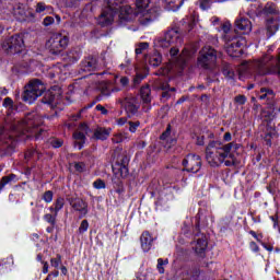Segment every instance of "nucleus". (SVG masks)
I'll return each instance as SVG.
<instances>
[{
    "instance_id": "obj_32",
    "label": "nucleus",
    "mask_w": 280,
    "mask_h": 280,
    "mask_svg": "<svg viewBox=\"0 0 280 280\" xmlns=\"http://www.w3.org/2000/svg\"><path fill=\"white\" fill-rule=\"evenodd\" d=\"M167 264H170L168 259H163V258H159L158 259V271L160 272V275H164L165 273V266H167Z\"/></svg>"
},
{
    "instance_id": "obj_56",
    "label": "nucleus",
    "mask_w": 280,
    "mask_h": 280,
    "mask_svg": "<svg viewBox=\"0 0 280 280\" xmlns=\"http://www.w3.org/2000/svg\"><path fill=\"white\" fill-rule=\"evenodd\" d=\"M209 0H200V8L201 10H207L209 8Z\"/></svg>"
},
{
    "instance_id": "obj_28",
    "label": "nucleus",
    "mask_w": 280,
    "mask_h": 280,
    "mask_svg": "<svg viewBox=\"0 0 280 280\" xmlns=\"http://www.w3.org/2000/svg\"><path fill=\"white\" fill-rule=\"evenodd\" d=\"M172 126H167L166 130L161 135L160 139L161 141H164L165 143H176L175 139H172Z\"/></svg>"
},
{
    "instance_id": "obj_8",
    "label": "nucleus",
    "mask_w": 280,
    "mask_h": 280,
    "mask_svg": "<svg viewBox=\"0 0 280 280\" xmlns=\"http://www.w3.org/2000/svg\"><path fill=\"white\" fill-rule=\"evenodd\" d=\"M25 43L23 42V36L21 35H13L10 38L5 39L2 44V47L9 54H19L23 51V47Z\"/></svg>"
},
{
    "instance_id": "obj_23",
    "label": "nucleus",
    "mask_w": 280,
    "mask_h": 280,
    "mask_svg": "<svg viewBox=\"0 0 280 280\" xmlns=\"http://www.w3.org/2000/svg\"><path fill=\"white\" fill-rule=\"evenodd\" d=\"M279 31V20H269L267 22V36L270 38V36H275V33Z\"/></svg>"
},
{
    "instance_id": "obj_50",
    "label": "nucleus",
    "mask_w": 280,
    "mask_h": 280,
    "mask_svg": "<svg viewBox=\"0 0 280 280\" xmlns=\"http://www.w3.org/2000/svg\"><path fill=\"white\" fill-rule=\"evenodd\" d=\"M5 143L8 148H10L11 150H14L15 142H14V139L12 138V135H10L9 138L5 140Z\"/></svg>"
},
{
    "instance_id": "obj_30",
    "label": "nucleus",
    "mask_w": 280,
    "mask_h": 280,
    "mask_svg": "<svg viewBox=\"0 0 280 280\" xmlns=\"http://www.w3.org/2000/svg\"><path fill=\"white\" fill-rule=\"evenodd\" d=\"M161 62H163V57H161V54L159 52H154L150 59H149V63L152 67H159V65H161Z\"/></svg>"
},
{
    "instance_id": "obj_24",
    "label": "nucleus",
    "mask_w": 280,
    "mask_h": 280,
    "mask_svg": "<svg viewBox=\"0 0 280 280\" xmlns=\"http://www.w3.org/2000/svg\"><path fill=\"white\" fill-rule=\"evenodd\" d=\"M258 98L267 100V102H270V101L275 100V91L267 89V88H262V89H260Z\"/></svg>"
},
{
    "instance_id": "obj_39",
    "label": "nucleus",
    "mask_w": 280,
    "mask_h": 280,
    "mask_svg": "<svg viewBox=\"0 0 280 280\" xmlns=\"http://www.w3.org/2000/svg\"><path fill=\"white\" fill-rule=\"evenodd\" d=\"M128 126H129V132H137V128L141 126V122L139 120L128 121Z\"/></svg>"
},
{
    "instance_id": "obj_58",
    "label": "nucleus",
    "mask_w": 280,
    "mask_h": 280,
    "mask_svg": "<svg viewBox=\"0 0 280 280\" xmlns=\"http://www.w3.org/2000/svg\"><path fill=\"white\" fill-rule=\"evenodd\" d=\"M222 30H223L224 34H229V32H231V24L230 23L223 24Z\"/></svg>"
},
{
    "instance_id": "obj_37",
    "label": "nucleus",
    "mask_w": 280,
    "mask_h": 280,
    "mask_svg": "<svg viewBox=\"0 0 280 280\" xmlns=\"http://www.w3.org/2000/svg\"><path fill=\"white\" fill-rule=\"evenodd\" d=\"M60 264H62V256H60V254H58L56 258L50 259V266H52V268H59Z\"/></svg>"
},
{
    "instance_id": "obj_47",
    "label": "nucleus",
    "mask_w": 280,
    "mask_h": 280,
    "mask_svg": "<svg viewBox=\"0 0 280 280\" xmlns=\"http://www.w3.org/2000/svg\"><path fill=\"white\" fill-rule=\"evenodd\" d=\"M223 74L225 75V78H230V79H233L235 77V72H233V70L229 67H225L223 69Z\"/></svg>"
},
{
    "instance_id": "obj_53",
    "label": "nucleus",
    "mask_w": 280,
    "mask_h": 280,
    "mask_svg": "<svg viewBox=\"0 0 280 280\" xmlns=\"http://www.w3.org/2000/svg\"><path fill=\"white\" fill-rule=\"evenodd\" d=\"M12 104H13L12 98H10V97L4 98L3 106L5 108H12Z\"/></svg>"
},
{
    "instance_id": "obj_1",
    "label": "nucleus",
    "mask_w": 280,
    "mask_h": 280,
    "mask_svg": "<svg viewBox=\"0 0 280 280\" xmlns=\"http://www.w3.org/2000/svg\"><path fill=\"white\" fill-rule=\"evenodd\" d=\"M237 150H240V144L236 142L212 141L206 148V161L210 167H220L222 163L226 167H231V165H235V152Z\"/></svg>"
},
{
    "instance_id": "obj_3",
    "label": "nucleus",
    "mask_w": 280,
    "mask_h": 280,
    "mask_svg": "<svg viewBox=\"0 0 280 280\" xmlns=\"http://www.w3.org/2000/svg\"><path fill=\"white\" fill-rule=\"evenodd\" d=\"M68 45L69 37L60 33L52 34L46 42V48L50 51V54H60V51L65 50Z\"/></svg>"
},
{
    "instance_id": "obj_33",
    "label": "nucleus",
    "mask_w": 280,
    "mask_h": 280,
    "mask_svg": "<svg viewBox=\"0 0 280 280\" xmlns=\"http://www.w3.org/2000/svg\"><path fill=\"white\" fill-rule=\"evenodd\" d=\"M161 89L163 91L162 97H164L165 100H167L170 97V92L174 93V91H176L175 88L170 89V84H167V83H163Z\"/></svg>"
},
{
    "instance_id": "obj_60",
    "label": "nucleus",
    "mask_w": 280,
    "mask_h": 280,
    "mask_svg": "<svg viewBox=\"0 0 280 280\" xmlns=\"http://www.w3.org/2000/svg\"><path fill=\"white\" fill-rule=\"evenodd\" d=\"M52 148H61L62 141L61 140H54L51 142Z\"/></svg>"
},
{
    "instance_id": "obj_5",
    "label": "nucleus",
    "mask_w": 280,
    "mask_h": 280,
    "mask_svg": "<svg viewBox=\"0 0 280 280\" xmlns=\"http://www.w3.org/2000/svg\"><path fill=\"white\" fill-rule=\"evenodd\" d=\"M136 7L138 10V21L141 25H148L154 21V14L148 10L150 8V0H136Z\"/></svg>"
},
{
    "instance_id": "obj_15",
    "label": "nucleus",
    "mask_w": 280,
    "mask_h": 280,
    "mask_svg": "<svg viewBox=\"0 0 280 280\" xmlns=\"http://www.w3.org/2000/svg\"><path fill=\"white\" fill-rule=\"evenodd\" d=\"M116 178H126L128 176V158H124L121 162H117L113 166Z\"/></svg>"
},
{
    "instance_id": "obj_59",
    "label": "nucleus",
    "mask_w": 280,
    "mask_h": 280,
    "mask_svg": "<svg viewBox=\"0 0 280 280\" xmlns=\"http://www.w3.org/2000/svg\"><path fill=\"white\" fill-rule=\"evenodd\" d=\"M43 264V273L47 275V272H49V264L47 261H42Z\"/></svg>"
},
{
    "instance_id": "obj_19",
    "label": "nucleus",
    "mask_w": 280,
    "mask_h": 280,
    "mask_svg": "<svg viewBox=\"0 0 280 280\" xmlns=\"http://www.w3.org/2000/svg\"><path fill=\"white\" fill-rule=\"evenodd\" d=\"M32 114H28L25 119L18 125L16 128H14V132H20V135H25V132H28V128L31 126H34V122L32 121Z\"/></svg>"
},
{
    "instance_id": "obj_31",
    "label": "nucleus",
    "mask_w": 280,
    "mask_h": 280,
    "mask_svg": "<svg viewBox=\"0 0 280 280\" xmlns=\"http://www.w3.org/2000/svg\"><path fill=\"white\" fill-rule=\"evenodd\" d=\"M14 182H16V175L14 174L2 177L0 182V191L3 189V187H5V185H9V183H14Z\"/></svg>"
},
{
    "instance_id": "obj_22",
    "label": "nucleus",
    "mask_w": 280,
    "mask_h": 280,
    "mask_svg": "<svg viewBox=\"0 0 280 280\" xmlns=\"http://www.w3.org/2000/svg\"><path fill=\"white\" fill-rule=\"evenodd\" d=\"M185 0H164V7L171 12H176L183 8Z\"/></svg>"
},
{
    "instance_id": "obj_51",
    "label": "nucleus",
    "mask_w": 280,
    "mask_h": 280,
    "mask_svg": "<svg viewBox=\"0 0 280 280\" xmlns=\"http://www.w3.org/2000/svg\"><path fill=\"white\" fill-rule=\"evenodd\" d=\"M234 102H236V104H241L244 105L246 104V96L244 95H237L235 98H234Z\"/></svg>"
},
{
    "instance_id": "obj_49",
    "label": "nucleus",
    "mask_w": 280,
    "mask_h": 280,
    "mask_svg": "<svg viewBox=\"0 0 280 280\" xmlns=\"http://www.w3.org/2000/svg\"><path fill=\"white\" fill-rule=\"evenodd\" d=\"M55 20L51 16H46L43 21V25H45V27H49V25H54Z\"/></svg>"
},
{
    "instance_id": "obj_46",
    "label": "nucleus",
    "mask_w": 280,
    "mask_h": 280,
    "mask_svg": "<svg viewBox=\"0 0 280 280\" xmlns=\"http://www.w3.org/2000/svg\"><path fill=\"white\" fill-rule=\"evenodd\" d=\"M46 10H47V5H45L44 2L37 3V5L35 8V12H37V14H40V13L45 12Z\"/></svg>"
},
{
    "instance_id": "obj_35",
    "label": "nucleus",
    "mask_w": 280,
    "mask_h": 280,
    "mask_svg": "<svg viewBox=\"0 0 280 280\" xmlns=\"http://www.w3.org/2000/svg\"><path fill=\"white\" fill-rule=\"evenodd\" d=\"M95 59H90L83 62L84 71H93L95 69Z\"/></svg>"
},
{
    "instance_id": "obj_17",
    "label": "nucleus",
    "mask_w": 280,
    "mask_h": 280,
    "mask_svg": "<svg viewBox=\"0 0 280 280\" xmlns=\"http://www.w3.org/2000/svg\"><path fill=\"white\" fill-rule=\"evenodd\" d=\"M88 130H89V127L86 125H83V126H81L80 130H78L73 135L74 143L79 150H82V148L86 141Z\"/></svg>"
},
{
    "instance_id": "obj_44",
    "label": "nucleus",
    "mask_w": 280,
    "mask_h": 280,
    "mask_svg": "<svg viewBox=\"0 0 280 280\" xmlns=\"http://www.w3.org/2000/svg\"><path fill=\"white\" fill-rule=\"evenodd\" d=\"M65 4L67 8H77L80 5V0H65Z\"/></svg>"
},
{
    "instance_id": "obj_64",
    "label": "nucleus",
    "mask_w": 280,
    "mask_h": 280,
    "mask_svg": "<svg viewBox=\"0 0 280 280\" xmlns=\"http://www.w3.org/2000/svg\"><path fill=\"white\" fill-rule=\"evenodd\" d=\"M0 140L4 141L5 140V129L0 130Z\"/></svg>"
},
{
    "instance_id": "obj_45",
    "label": "nucleus",
    "mask_w": 280,
    "mask_h": 280,
    "mask_svg": "<svg viewBox=\"0 0 280 280\" xmlns=\"http://www.w3.org/2000/svg\"><path fill=\"white\" fill-rule=\"evenodd\" d=\"M149 47V44L148 43H141L138 45V47L136 48V54L139 55V54H143V50L144 49H148Z\"/></svg>"
},
{
    "instance_id": "obj_43",
    "label": "nucleus",
    "mask_w": 280,
    "mask_h": 280,
    "mask_svg": "<svg viewBox=\"0 0 280 280\" xmlns=\"http://www.w3.org/2000/svg\"><path fill=\"white\" fill-rule=\"evenodd\" d=\"M43 200H45V202H51V200H54V192L51 190L44 192Z\"/></svg>"
},
{
    "instance_id": "obj_10",
    "label": "nucleus",
    "mask_w": 280,
    "mask_h": 280,
    "mask_svg": "<svg viewBox=\"0 0 280 280\" xmlns=\"http://www.w3.org/2000/svg\"><path fill=\"white\" fill-rule=\"evenodd\" d=\"M68 202L73 211H77L81 218H84V215L89 213V203H86L82 198L71 197L68 198Z\"/></svg>"
},
{
    "instance_id": "obj_48",
    "label": "nucleus",
    "mask_w": 280,
    "mask_h": 280,
    "mask_svg": "<svg viewBox=\"0 0 280 280\" xmlns=\"http://www.w3.org/2000/svg\"><path fill=\"white\" fill-rule=\"evenodd\" d=\"M145 79V75L137 72L135 79H133V84L135 85H138V84H141V80H144Z\"/></svg>"
},
{
    "instance_id": "obj_13",
    "label": "nucleus",
    "mask_w": 280,
    "mask_h": 280,
    "mask_svg": "<svg viewBox=\"0 0 280 280\" xmlns=\"http://www.w3.org/2000/svg\"><path fill=\"white\" fill-rule=\"evenodd\" d=\"M117 12L112 11L110 9H104L101 13V15L97 19V23L98 25H101V27H106L108 25H113V21H115V14Z\"/></svg>"
},
{
    "instance_id": "obj_42",
    "label": "nucleus",
    "mask_w": 280,
    "mask_h": 280,
    "mask_svg": "<svg viewBox=\"0 0 280 280\" xmlns=\"http://www.w3.org/2000/svg\"><path fill=\"white\" fill-rule=\"evenodd\" d=\"M74 170L75 172H79L80 174H82V172L86 171V164H84L83 162H77L74 163Z\"/></svg>"
},
{
    "instance_id": "obj_38",
    "label": "nucleus",
    "mask_w": 280,
    "mask_h": 280,
    "mask_svg": "<svg viewBox=\"0 0 280 280\" xmlns=\"http://www.w3.org/2000/svg\"><path fill=\"white\" fill-rule=\"evenodd\" d=\"M93 187L94 189H106V183L104 182V179L98 178L93 182Z\"/></svg>"
},
{
    "instance_id": "obj_21",
    "label": "nucleus",
    "mask_w": 280,
    "mask_h": 280,
    "mask_svg": "<svg viewBox=\"0 0 280 280\" xmlns=\"http://www.w3.org/2000/svg\"><path fill=\"white\" fill-rule=\"evenodd\" d=\"M112 130L113 129H110V128L97 127L94 130L93 139H97L100 141H106V139H108V137H110Z\"/></svg>"
},
{
    "instance_id": "obj_36",
    "label": "nucleus",
    "mask_w": 280,
    "mask_h": 280,
    "mask_svg": "<svg viewBox=\"0 0 280 280\" xmlns=\"http://www.w3.org/2000/svg\"><path fill=\"white\" fill-rule=\"evenodd\" d=\"M54 100H55L54 94L51 92H47L43 97L42 102L44 104H49L50 106H54Z\"/></svg>"
},
{
    "instance_id": "obj_7",
    "label": "nucleus",
    "mask_w": 280,
    "mask_h": 280,
    "mask_svg": "<svg viewBox=\"0 0 280 280\" xmlns=\"http://www.w3.org/2000/svg\"><path fill=\"white\" fill-rule=\"evenodd\" d=\"M182 43L183 37H180V33L177 30H170L165 33L164 37L159 39L158 45L163 49H167L172 45H180Z\"/></svg>"
},
{
    "instance_id": "obj_62",
    "label": "nucleus",
    "mask_w": 280,
    "mask_h": 280,
    "mask_svg": "<svg viewBox=\"0 0 280 280\" xmlns=\"http://www.w3.org/2000/svg\"><path fill=\"white\" fill-rule=\"evenodd\" d=\"M249 233L255 237V240H257V242L261 243V237H259L255 231H250Z\"/></svg>"
},
{
    "instance_id": "obj_20",
    "label": "nucleus",
    "mask_w": 280,
    "mask_h": 280,
    "mask_svg": "<svg viewBox=\"0 0 280 280\" xmlns=\"http://www.w3.org/2000/svg\"><path fill=\"white\" fill-rule=\"evenodd\" d=\"M13 14L19 21H25L27 16H30V12L27 10V5L25 4H16L13 8Z\"/></svg>"
},
{
    "instance_id": "obj_26",
    "label": "nucleus",
    "mask_w": 280,
    "mask_h": 280,
    "mask_svg": "<svg viewBox=\"0 0 280 280\" xmlns=\"http://www.w3.org/2000/svg\"><path fill=\"white\" fill-rule=\"evenodd\" d=\"M113 143H124V141H130L129 132H118L112 138Z\"/></svg>"
},
{
    "instance_id": "obj_14",
    "label": "nucleus",
    "mask_w": 280,
    "mask_h": 280,
    "mask_svg": "<svg viewBox=\"0 0 280 280\" xmlns=\"http://www.w3.org/2000/svg\"><path fill=\"white\" fill-rule=\"evenodd\" d=\"M120 104L121 106H124L128 115H135V113L139 110V105L137 104V97L135 96H126L122 101H120Z\"/></svg>"
},
{
    "instance_id": "obj_4",
    "label": "nucleus",
    "mask_w": 280,
    "mask_h": 280,
    "mask_svg": "<svg viewBox=\"0 0 280 280\" xmlns=\"http://www.w3.org/2000/svg\"><path fill=\"white\" fill-rule=\"evenodd\" d=\"M225 50L232 58H240L242 56L244 49V45H246V39L243 37H234L231 39L229 35H225Z\"/></svg>"
},
{
    "instance_id": "obj_57",
    "label": "nucleus",
    "mask_w": 280,
    "mask_h": 280,
    "mask_svg": "<svg viewBox=\"0 0 280 280\" xmlns=\"http://www.w3.org/2000/svg\"><path fill=\"white\" fill-rule=\"evenodd\" d=\"M116 124H117L118 126H125V124H128V118H126V117L118 118V119L116 120Z\"/></svg>"
},
{
    "instance_id": "obj_9",
    "label": "nucleus",
    "mask_w": 280,
    "mask_h": 280,
    "mask_svg": "<svg viewBox=\"0 0 280 280\" xmlns=\"http://www.w3.org/2000/svg\"><path fill=\"white\" fill-rule=\"evenodd\" d=\"M183 166L186 172H191L192 174H198L202 167V160L200 155L188 154L186 159L183 160Z\"/></svg>"
},
{
    "instance_id": "obj_25",
    "label": "nucleus",
    "mask_w": 280,
    "mask_h": 280,
    "mask_svg": "<svg viewBox=\"0 0 280 280\" xmlns=\"http://www.w3.org/2000/svg\"><path fill=\"white\" fill-rule=\"evenodd\" d=\"M151 93H152V91L150 90L149 85L141 88L140 95H141L142 102H144V104H150V102H152Z\"/></svg>"
},
{
    "instance_id": "obj_55",
    "label": "nucleus",
    "mask_w": 280,
    "mask_h": 280,
    "mask_svg": "<svg viewBox=\"0 0 280 280\" xmlns=\"http://www.w3.org/2000/svg\"><path fill=\"white\" fill-rule=\"evenodd\" d=\"M96 110H100L102 115H108V109L102 105H96Z\"/></svg>"
},
{
    "instance_id": "obj_27",
    "label": "nucleus",
    "mask_w": 280,
    "mask_h": 280,
    "mask_svg": "<svg viewBox=\"0 0 280 280\" xmlns=\"http://www.w3.org/2000/svg\"><path fill=\"white\" fill-rule=\"evenodd\" d=\"M65 207V198L59 197L55 200L54 207L49 208V211L55 213V215H58V212L61 211V209Z\"/></svg>"
},
{
    "instance_id": "obj_11",
    "label": "nucleus",
    "mask_w": 280,
    "mask_h": 280,
    "mask_svg": "<svg viewBox=\"0 0 280 280\" xmlns=\"http://www.w3.org/2000/svg\"><path fill=\"white\" fill-rule=\"evenodd\" d=\"M170 65H177L178 67H185V61L187 56H189V50L184 49L182 55L178 56V48L172 47L170 50Z\"/></svg>"
},
{
    "instance_id": "obj_54",
    "label": "nucleus",
    "mask_w": 280,
    "mask_h": 280,
    "mask_svg": "<svg viewBox=\"0 0 280 280\" xmlns=\"http://www.w3.org/2000/svg\"><path fill=\"white\" fill-rule=\"evenodd\" d=\"M249 248L253 250V253H259V246L255 242L249 243Z\"/></svg>"
},
{
    "instance_id": "obj_63",
    "label": "nucleus",
    "mask_w": 280,
    "mask_h": 280,
    "mask_svg": "<svg viewBox=\"0 0 280 280\" xmlns=\"http://www.w3.org/2000/svg\"><path fill=\"white\" fill-rule=\"evenodd\" d=\"M223 139L225 141H231V139H232L231 132H225L224 136H223Z\"/></svg>"
},
{
    "instance_id": "obj_6",
    "label": "nucleus",
    "mask_w": 280,
    "mask_h": 280,
    "mask_svg": "<svg viewBox=\"0 0 280 280\" xmlns=\"http://www.w3.org/2000/svg\"><path fill=\"white\" fill-rule=\"evenodd\" d=\"M215 60H218V54L211 46H206L200 50L198 57L199 67L209 69V67H213V65H215Z\"/></svg>"
},
{
    "instance_id": "obj_34",
    "label": "nucleus",
    "mask_w": 280,
    "mask_h": 280,
    "mask_svg": "<svg viewBox=\"0 0 280 280\" xmlns=\"http://www.w3.org/2000/svg\"><path fill=\"white\" fill-rule=\"evenodd\" d=\"M264 12L266 14H278V11H277V5H275V3L270 2V3H267L264 8Z\"/></svg>"
},
{
    "instance_id": "obj_61",
    "label": "nucleus",
    "mask_w": 280,
    "mask_h": 280,
    "mask_svg": "<svg viewBox=\"0 0 280 280\" xmlns=\"http://www.w3.org/2000/svg\"><path fill=\"white\" fill-rule=\"evenodd\" d=\"M120 84H121L122 86H128V78L122 77V78L120 79Z\"/></svg>"
},
{
    "instance_id": "obj_40",
    "label": "nucleus",
    "mask_w": 280,
    "mask_h": 280,
    "mask_svg": "<svg viewBox=\"0 0 280 280\" xmlns=\"http://www.w3.org/2000/svg\"><path fill=\"white\" fill-rule=\"evenodd\" d=\"M89 231V221L83 220L79 226V233L82 235L83 233H86Z\"/></svg>"
},
{
    "instance_id": "obj_41",
    "label": "nucleus",
    "mask_w": 280,
    "mask_h": 280,
    "mask_svg": "<svg viewBox=\"0 0 280 280\" xmlns=\"http://www.w3.org/2000/svg\"><path fill=\"white\" fill-rule=\"evenodd\" d=\"M58 215H56V213H54V214H45L44 215V220L46 221V222H48V224H51L52 226H54V224H56V218H57Z\"/></svg>"
},
{
    "instance_id": "obj_29",
    "label": "nucleus",
    "mask_w": 280,
    "mask_h": 280,
    "mask_svg": "<svg viewBox=\"0 0 280 280\" xmlns=\"http://www.w3.org/2000/svg\"><path fill=\"white\" fill-rule=\"evenodd\" d=\"M122 0H105V4L107 5V10H112L113 12H117L119 10V5H121Z\"/></svg>"
},
{
    "instance_id": "obj_52",
    "label": "nucleus",
    "mask_w": 280,
    "mask_h": 280,
    "mask_svg": "<svg viewBox=\"0 0 280 280\" xmlns=\"http://www.w3.org/2000/svg\"><path fill=\"white\" fill-rule=\"evenodd\" d=\"M120 12H121V14H124V12H125V14H127V16H130V14H132V8H130L128 5L121 7Z\"/></svg>"
},
{
    "instance_id": "obj_16",
    "label": "nucleus",
    "mask_w": 280,
    "mask_h": 280,
    "mask_svg": "<svg viewBox=\"0 0 280 280\" xmlns=\"http://www.w3.org/2000/svg\"><path fill=\"white\" fill-rule=\"evenodd\" d=\"M235 27L242 34H249L250 32H253V23L246 18H237L235 21Z\"/></svg>"
},
{
    "instance_id": "obj_12",
    "label": "nucleus",
    "mask_w": 280,
    "mask_h": 280,
    "mask_svg": "<svg viewBox=\"0 0 280 280\" xmlns=\"http://www.w3.org/2000/svg\"><path fill=\"white\" fill-rule=\"evenodd\" d=\"M207 236L201 234L195 238L192 242V249L195 250L196 255L199 257H205V253L207 252Z\"/></svg>"
},
{
    "instance_id": "obj_18",
    "label": "nucleus",
    "mask_w": 280,
    "mask_h": 280,
    "mask_svg": "<svg viewBox=\"0 0 280 280\" xmlns=\"http://www.w3.org/2000/svg\"><path fill=\"white\" fill-rule=\"evenodd\" d=\"M140 242L142 250H144V253H148L152 249V242H154V238L152 237V234H150V232L144 231L140 236Z\"/></svg>"
},
{
    "instance_id": "obj_2",
    "label": "nucleus",
    "mask_w": 280,
    "mask_h": 280,
    "mask_svg": "<svg viewBox=\"0 0 280 280\" xmlns=\"http://www.w3.org/2000/svg\"><path fill=\"white\" fill-rule=\"evenodd\" d=\"M43 93H45V84H43L40 80L35 79L24 88L22 100L26 102V104H34Z\"/></svg>"
}]
</instances>
